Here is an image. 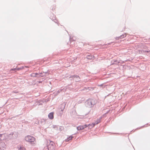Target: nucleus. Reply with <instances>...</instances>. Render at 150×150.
<instances>
[{
  "label": "nucleus",
  "instance_id": "obj_20",
  "mask_svg": "<svg viewBox=\"0 0 150 150\" xmlns=\"http://www.w3.org/2000/svg\"><path fill=\"white\" fill-rule=\"evenodd\" d=\"M88 125H89L88 126V128L90 129H91L93 127V126H92V124H89Z\"/></svg>",
  "mask_w": 150,
  "mask_h": 150
},
{
  "label": "nucleus",
  "instance_id": "obj_15",
  "mask_svg": "<svg viewBox=\"0 0 150 150\" xmlns=\"http://www.w3.org/2000/svg\"><path fill=\"white\" fill-rule=\"evenodd\" d=\"M68 80L70 81L74 80V79L73 78V75H71L70 77L69 78Z\"/></svg>",
  "mask_w": 150,
  "mask_h": 150
},
{
  "label": "nucleus",
  "instance_id": "obj_19",
  "mask_svg": "<svg viewBox=\"0 0 150 150\" xmlns=\"http://www.w3.org/2000/svg\"><path fill=\"white\" fill-rule=\"evenodd\" d=\"M49 145L53 146H54V143L52 141H50Z\"/></svg>",
  "mask_w": 150,
  "mask_h": 150
},
{
  "label": "nucleus",
  "instance_id": "obj_24",
  "mask_svg": "<svg viewBox=\"0 0 150 150\" xmlns=\"http://www.w3.org/2000/svg\"><path fill=\"white\" fill-rule=\"evenodd\" d=\"M23 67H19V68H17V70L18 71V70H21V69H23Z\"/></svg>",
  "mask_w": 150,
  "mask_h": 150
},
{
  "label": "nucleus",
  "instance_id": "obj_23",
  "mask_svg": "<svg viewBox=\"0 0 150 150\" xmlns=\"http://www.w3.org/2000/svg\"><path fill=\"white\" fill-rule=\"evenodd\" d=\"M88 125H89L88 124V125L85 124L84 125H83L82 126L83 127V129H84V128L88 127Z\"/></svg>",
  "mask_w": 150,
  "mask_h": 150
},
{
  "label": "nucleus",
  "instance_id": "obj_22",
  "mask_svg": "<svg viewBox=\"0 0 150 150\" xmlns=\"http://www.w3.org/2000/svg\"><path fill=\"white\" fill-rule=\"evenodd\" d=\"M142 51H143V53H145V52L148 53L149 52H150V50H149V51L145 50H142Z\"/></svg>",
  "mask_w": 150,
  "mask_h": 150
},
{
  "label": "nucleus",
  "instance_id": "obj_1",
  "mask_svg": "<svg viewBox=\"0 0 150 150\" xmlns=\"http://www.w3.org/2000/svg\"><path fill=\"white\" fill-rule=\"evenodd\" d=\"M85 104L86 107L91 108L96 104V102L93 99H89L85 102Z\"/></svg>",
  "mask_w": 150,
  "mask_h": 150
},
{
  "label": "nucleus",
  "instance_id": "obj_13",
  "mask_svg": "<svg viewBox=\"0 0 150 150\" xmlns=\"http://www.w3.org/2000/svg\"><path fill=\"white\" fill-rule=\"evenodd\" d=\"M1 141L4 140L5 139V135L4 134H1Z\"/></svg>",
  "mask_w": 150,
  "mask_h": 150
},
{
  "label": "nucleus",
  "instance_id": "obj_27",
  "mask_svg": "<svg viewBox=\"0 0 150 150\" xmlns=\"http://www.w3.org/2000/svg\"><path fill=\"white\" fill-rule=\"evenodd\" d=\"M14 134V133L13 132H11V133H10V134H9V137H10L11 138H12L11 137V136H13Z\"/></svg>",
  "mask_w": 150,
  "mask_h": 150
},
{
  "label": "nucleus",
  "instance_id": "obj_39",
  "mask_svg": "<svg viewBox=\"0 0 150 150\" xmlns=\"http://www.w3.org/2000/svg\"><path fill=\"white\" fill-rule=\"evenodd\" d=\"M108 44H110V43H109Z\"/></svg>",
  "mask_w": 150,
  "mask_h": 150
},
{
  "label": "nucleus",
  "instance_id": "obj_36",
  "mask_svg": "<svg viewBox=\"0 0 150 150\" xmlns=\"http://www.w3.org/2000/svg\"><path fill=\"white\" fill-rule=\"evenodd\" d=\"M1 141V134H0V141Z\"/></svg>",
  "mask_w": 150,
  "mask_h": 150
},
{
  "label": "nucleus",
  "instance_id": "obj_26",
  "mask_svg": "<svg viewBox=\"0 0 150 150\" xmlns=\"http://www.w3.org/2000/svg\"><path fill=\"white\" fill-rule=\"evenodd\" d=\"M25 148L23 147H20L19 149V150H25Z\"/></svg>",
  "mask_w": 150,
  "mask_h": 150
},
{
  "label": "nucleus",
  "instance_id": "obj_3",
  "mask_svg": "<svg viewBox=\"0 0 150 150\" xmlns=\"http://www.w3.org/2000/svg\"><path fill=\"white\" fill-rule=\"evenodd\" d=\"M45 150H54V146L50 145L49 144L47 145L46 147H45Z\"/></svg>",
  "mask_w": 150,
  "mask_h": 150
},
{
  "label": "nucleus",
  "instance_id": "obj_33",
  "mask_svg": "<svg viewBox=\"0 0 150 150\" xmlns=\"http://www.w3.org/2000/svg\"><path fill=\"white\" fill-rule=\"evenodd\" d=\"M73 40L72 38H70V42L72 41Z\"/></svg>",
  "mask_w": 150,
  "mask_h": 150
},
{
  "label": "nucleus",
  "instance_id": "obj_30",
  "mask_svg": "<svg viewBox=\"0 0 150 150\" xmlns=\"http://www.w3.org/2000/svg\"><path fill=\"white\" fill-rule=\"evenodd\" d=\"M62 91V90H58L57 91V94H58L61 91Z\"/></svg>",
  "mask_w": 150,
  "mask_h": 150
},
{
  "label": "nucleus",
  "instance_id": "obj_4",
  "mask_svg": "<svg viewBox=\"0 0 150 150\" xmlns=\"http://www.w3.org/2000/svg\"><path fill=\"white\" fill-rule=\"evenodd\" d=\"M74 80L76 82H79L81 80L80 77L78 75L75 74L73 75Z\"/></svg>",
  "mask_w": 150,
  "mask_h": 150
},
{
  "label": "nucleus",
  "instance_id": "obj_17",
  "mask_svg": "<svg viewBox=\"0 0 150 150\" xmlns=\"http://www.w3.org/2000/svg\"><path fill=\"white\" fill-rule=\"evenodd\" d=\"M40 123H41L42 124H45V120L44 119L41 120L40 121Z\"/></svg>",
  "mask_w": 150,
  "mask_h": 150
},
{
  "label": "nucleus",
  "instance_id": "obj_11",
  "mask_svg": "<svg viewBox=\"0 0 150 150\" xmlns=\"http://www.w3.org/2000/svg\"><path fill=\"white\" fill-rule=\"evenodd\" d=\"M78 130H80L83 129V127L82 125H80L76 127Z\"/></svg>",
  "mask_w": 150,
  "mask_h": 150
},
{
  "label": "nucleus",
  "instance_id": "obj_8",
  "mask_svg": "<svg viewBox=\"0 0 150 150\" xmlns=\"http://www.w3.org/2000/svg\"><path fill=\"white\" fill-rule=\"evenodd\" d=\"M54 112H51L49 113L48 115V117L49 119L52 120L54 118Z\"/></svg>",
  "mask_w": 150,
  "mask_h": 150
},
{
  "label": "nucleus",
  "instance_id": "obj_12",
  "mask_svg": "<svg viewBox=\"0 0 150 150\" xmlns=\"http://www.w3.org/2000/svg\"><path fill=\"white\" fill-rule=\"evenodd\" d=\"M73 137L71 135L70 136L68 137H67V138L65 139V141L66 142H68L69 141L72 139V138Z\"/></svg>",
  "mask_w": 150,
  "mask_h": 150
},
{
  "label": "nucleus",
  "instance_id": "obj_37",
  "mask_svg": "<svg viewBox=\"0 0 150 150\" xmlns=\"http://www.w3.org/2000/svg\"><path fill=\"white\" fill-rule=\"evenodd\" d=\"M40 123V122L39 121H38L37 122V123H36L37 124H38V123Z\"/></svg>",
  "mask_w": 150,
  "mask_h": 150
},
{
  "label": "nucleus",
  "instance_id": "obj_35",
  "mask_svg": "<svg viewBox=\"0 0 150 150\" xmlns=\"http://www.w3.org/2000/svg\"><path fill=\"white\" fill-rule=\"evenodd\" d=\"M30 76L32 77V74H30Z\"/></svg>",
  "mask_w": 150,
  "mask_h": 150
},
{
  "label": "nucleus",
  "instance_id": "obj_28",
  "mask_svg": "<svg viewBox=\"0 0 150 150\" xmlns=\"http://www.w3.org/2000/svg\"><path fill=\"white\" fill-rule=\"evenodd\" d=\"M115 39L116 40H118L119 39H121V38H120V36L119 37H116L115 38Z\"/></svg>",
  "mask_w": 150,
  "mask_h": 150
},
{
  "label": "nucleus",
  "instance_id": "obj_21",
  "mask_svg": "<svg viewBox=\"0 0 150 150\" xmlns=\"http://www.w3.org/2000/svg\"><path fill=\"white\" fill-rule=\"evenodd\" d=\"M42 72V74L44 75V76H45L46 74H48V71H46L45 72L43 71Z\"/></svg>",
  "mask_w": 150,
  "mask_h": 150
},
{
  "label": "nucleus",
  "instance_id": "obj_7",
  "mask_svg": "<svg viewBox=\"0 0 150 150\" xmlns=\"http://www.w3.org/2000/svg\"><path fill=\"white\" fill-rule=\"evenodd\" d=\"M6 148V145L5 143L4 142H1L0 143V149H1L2 150L3 148Z\"/></svg>",
  "mask_w": 150,
  "mask_h": 150
},
{
  "label": "nucleus",
  "instance_id": "obj_14",
  "mask_svg": "<svg viewBox=\"0 0 150 150\" xmlns=\"http://www.w3.org/2000/svg\"><path fill=\"white\" fill-rule=\"evenodd\" d=\"M102 117H100L99 119L98 120L96 121L95 122V123L97 125L100 122V120L102 119Z\"/></svg>",
  "mask_w": 150,
  "mask_h": 150
},
{
  "label": "nucleus",
  "instance_id": "obj_9",
  "mask_svg": "<svg viewBox=\"0 0 150 150\" xmlns=\"http://www.w3.org/2000/svg\"><path fill=\"white\" fill-rule=\"evenodd\" d=\"M94 57V56L92 54H90L87 55L86 56V58L88 59H92Z\"/></svg>",
  "mask_w": 150,
  "mask_h": 150
},
{
  "label": "nucleus",
  "instance_id": "obj_25",
  "mask_svg": "<svg viewBox=\"0 0 150 150\" xmlns=\"http://www.w3.org/2000/svg\"><path fill=\"white\" fill-rule=\"evenodd\" d=\"M37 73H32V77H36V75Z\"/></svg>",
  "mask_w": 150,
  "mask_h": 150
},
{
  "label": "nucleus",
  "instance_id": "obj_29",
  "mask_svg": "<svg viewBox=\"0 0 150 150\" xmlns=\"http://www.w3.org/2000/svg\"><path fill=\"white\" fill-rule=\"evenodd\" d=\"M16 70H17V68H15L13 69H11V70H13V71H15Z\"/></svg>",
  "mask_w": 150,
  "mask_h": 150
},
{
  "label": "nucleus",
  "instance_id": "obj_38",
  "mask_svg": "<svg viewBox=\"0 0 150 150\" xmlns=\"http://www.w3.org/2000/svg\"><path fill=\"white\" fill-rule=\"evenodd\" d=\"M88 89H89V88H89V87H88Z\"/></svg>",
  "mask_w": 150,
  "mask_h": 150
},
{
  "label": "nucleus",
  "instance_id": "obj_6",
  "mask_svg": "<svg viewBox=\"0 0 150 150\" xmlns=\"http://www.w3.org/2000/svg\"><path fill=\"white\" fill-rule=\"evenodd\" d=\"M120 63V62L116 59H113L111 62V65L113 64H118Z\"/></svg>",
  "mask_w": 150,
  "mask_h": 150
},
{
  "label": "nucleus",
  "instance_id": "obj_16",
  "mask_svg": "<svg viewBox=\"0 0 150 150\" xmlns=\"http://www.w3.org/2000/svg\"><path fill=\"white\" fill-rule=\"evenodd\" d=\"M65 104H64V103L62 104L61 105V107H62L63 109H61V111L62 112H63V110H64V108L65 107Z\"/></svg>",
  "mask_w": 150,
  "mask_h": 150
},
{
  "label": "nucleus",
  "instance_id": "obj_34",
  "mask_svg": "<svg viewBox=\"0 0 150 150\" xmlns=\"http://www.w3.org/2000/svg\"><path fill=\"white\" fill-rule=\"evenodd\" d=\"M13 92L14 93H18V92H16V91H14Z\"/></svg>",
  "mask_w": 150,
  "mask_h": 150
},
{
  "label": "nucleus",
  "instance_id": "obj_18",
  "mask_svg": "<svg viewBox=\"0 0 150 150\" xmlns=\"http://www.w3.org/2000/svg\"><path fill=\"white\" fill-rule=\"evenodd\" d=\"M126 34L125 33L124 34H122V35H121L120 36V38H121V39H122L123 38L126 37Z\"/></svg>",
  "mask_w": 150,
  "mask_h": 150
},
{
  "label": "nucleus",
  "instance_id": "obj_32",
  "mask_svg": "<svg viewBox=\"0 0 150 150\" xmlns=\"http://www.w3.org/2000/svg\"><path fill=\"white\" fill-rule=\"evenodd\" d=\"M99 86H100V87H102V88H103L104 87V85H103V84H101L100 85H98Z\"/></svg>",
  "mask_w": 150,
  "mask_h": 150
},
{
  "label": "nucleus",
  "instance_id": "obj_10",
  "mask_svg": "<svg viewBox=\"0 0 150 150\" xmlns=\"http://www.w3.org/2000/svg\"><path fill=\"white\" fill-rule=\"evenodd\" d=\"M37 75H36V77H39L40 76L43 77L44 76V75H43L42 74V72H41L40 73H37Z\"/></svg>",
  "mask_w": 150,
  "mask_h": 150
},
{
  "label": "nucleus",
  "instance_id": "obj_2",
  "mask_svg": "<svg viewBox=\"0 0 150 150\" xmlns=\"http://www.w3.org/2000/svg\"><path fill=\"white\" fill-rule=\"evenodd\" d=\"M25 140L26 141L30 142L31 144H33L34 143V142L35 139L34 137L32 136L28 135L25 137Z\"/></svg>",
  "mask_w": 150,
  "mask_h": 150
},
{
  "label": "nucleus",
  "instance_id": "obj_5",
  "mask_svg": "<svg viewBox=\"0 0 150 150\" xmlns=\"http://www.w3.org/2000/svg\"><path fill=\"white\" fill-rule=\"evenodd\" d=\"M50 14L51 15L50 17V18L52 21H54L55 23H57V21L56 19L55 16L52 13H51Z\"/></svg>",
  "mask_w": 150,
  "mask_h": 150
},
{
  "label": "nucleus",
  "instance_id": "obj_31",
  "mask_svg": "<svg viewBox=\"0 0 150 150\" xmlns=\"http://www.w3.org/2000/svg\"><path fill=\"white\" fill-rule=\"evenodd\" d=\"M92 126L94 127L96 124L95 123V122L94 123H93L92 124Z\"/></svg>",
  "mask_w": 150,
  "mask_h": 150
}]
</instances>
